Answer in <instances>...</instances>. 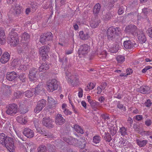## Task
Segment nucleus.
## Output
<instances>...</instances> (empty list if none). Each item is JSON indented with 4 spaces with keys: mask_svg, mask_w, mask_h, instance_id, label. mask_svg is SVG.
<instances>
[{
    "mask_svg": "<svg viewBox=\"0 0 152 152\" xmlns=\"http://www.w3.org/2000/svg\"><path fill=\"white\" fill-rule=\"evenodd\" d=\"M111 120H110V119L107 116H106L105 115V122L107 121V125L108 126V127L109 129L110 127H112L113 126V124L111 123H108V122H110Z\"/></svg>",
    "mask_w": 152,
    "mask_h": 152,
    "instance_id": "nucleus-48",
    "label": "nucleus"
},
{
    "mask_svg": "<svg viewBox=\"0 0 152 152\" xmlns=\"http://www.w3.org/2000/svg\"><path fill=\"white\" fill-rule=\"evenodd\" d=\"M47 148L48 152H55L56 151V147L53 145L48 144L47 145Z\"/></svg>",
    "mask_w": 152,
    "mask_h": 152,
    "instance_id": "nucleus-30",
    "label": "nucleus"
},
{
    "mask_svg": "<svg viewBox=\"0 0 152 152\" xmlns=\"http://www.w3.org/2000/svg\"><path fill=\"white\" fill-rule=\"evenodd\" d=\"M38 152H47L46 147L44 145H40L37 148Z\"/></svg>",
    "mask_w": 152,
    "mask_h": 152,
    "instance_id": "nucleus-37",
    "label": "nucleus"
},
{
    "mask_svg": "<svg viewBox=\"0 0 152 152\" xmlns=\"http://www.w3.org/2000/svg\"><path fill=\"white\" fill-rule=\"evenodd\" d=\"M79 36L80 38L83 40L88 39L89 37V35L88 33H86L84 34L83 31L80 32Z\"/></svg>",
    "mask_w": 152,
    "mask_h": 152,
    "instance_id": "nucleus-28",
    "label": "nucleus"
},
{
    "mask_svg": "<svg viewBox=\"0 0 152 152\" xmlns=\"http://www.w3.org/2000/svg\"><path fill=\"white\" fill-rule=\"evenodd\" d=\"M124 46L126 49H130L134 47V43L130 40L126 41L124 42Z\"/></svg>",
    "mask_w": 152,
    "mask_h": 152,
    "instance_id": "nucleus-21",
    "label": "nucleus"
},
{
    "mask_svg": "<svg viewBox=\"0 0 152 152\" xmlns=\"http://www.w3.org/2000/svg\"><path fill=\"white\" fill-rule=\"evenodd\" d=\"M33 123L35 127L39 126V121L38 119H34L33 121Z\"/></svg>",
    "mask_w": 152,
    "mask_h": 152,
    "instance_id": "nucleus-54",
    "label": "nucleus"
},
{
    "mask_svg": "<svg viewBox=\"0 0 152 152\" xmlns=\"http://www.w3.org/2000/svg\"><path fill=\"white\" fill-rule=\"evenodd\" d=\"M99 20L96 19H93L90 21V25L93 28H96L99 25Z\"/></svg>",
    "mask_w": 152,
    "mask_h": 152,
    "instance_id": "nucleus-23",
    "label": "nucleus"
},
{
    "mask_svg": "<svg viewBox=\"0 0 152 152\" xmlns=\"http://www.w3.org/2000/svg\"><path fill=\"white\" fill-rule=\"evenodd\" d=\"M152 68V67L150 66H145V67L142 69V72L143 73H145L146 72V71L149 70V69H151Z\"/></svg>",
    "mask_w": 152,
    "mask_h": 152,
    "instance_id": "nucleus-53",
    "label": "nucleus"
},
{
    "mask_svg": "<svg viewBox=\"0 0 152 152\" xmlns=\"http://www.w3.org/2000/svg\"><path fill=\"white\" fill-rule=\"evenodd\" d=\"M23 95V92L18 91L16 93H15L14 94V99L20 98Z\"/></svg>",
    "mask_w": 152,
    "mask_h": 152,
    "instance_id": "nucleus-43",
    "label": "nucleus"
},
{
    "mask_svg": "<svg viewBox=\"0 0 152 152\" xmlns=\"http://www.w3.org/2000/svg\"><path fill=\"white\" fill-rule=\"evenodd\" d=\"M58 87L56 80L55 79L52 80L48 85L47 90L49 91H53L56 90Z\"/></svg>",
    "mask_w": 152,
    "mask_h": 152,
    "instance_id": "nucleus-9",
    "label": "nucleus"
},
{
    "mask_svg": "<svg viewBox=\"0 0 152 152\" xmlns=\"http://www.w3.org/2000/svg\"><path fill=\"white\" fill-rule=\"evenodd\" d=\"M11 11L14 15L18 16L21 12L22 7L19 4H15L12 5L11 9Z\"/></svg>",
    "mask_w": 152,
    "mask_h": 152,
    "instance_id": "nucleus-6",
    "label": "nucleus"
},
{
    "mask_svg": "<svg viewBox=\"0 0 152 152\" xmlns=\"http://www.w3.org/2000/svg\"><path fill=\"white\" fill-rule=\"evenodd\" d=\"M5 112L10 116H13L18 113V106L14 103L10 104L6 107Z\"/></svg>",
    "mask_w": 152,
    "mask_h": 152,
    "instance_id": "nucleus-4",
    "label": "nucleus"
},
{
    "mask_svg": "<svg viewBox=\"0 0 152 152\" xmlns=\"http://www.w3.org/2000/svg\"><path fill=\"white\" fill-rule=\"evenodd\" d=\"M5 33L3 30L0 29V43L4 44L5 42Z\"/></svg>",
    "mask_w": 152,
    "mask_h": 152,
    "instance_id": "nucleus-25",
    "label": "nucleus"
},
{
    "mask_svg": "<svg viewBox=\"0 0 152 152\" xmlns=\"http://www.w3.org/2000/svg\"><path fill=\"white\" fill-rule=\"evenodd\" d=\"M38 5L36 3L31 2V7L32 11H34L37 8Z\"/></svg>",
    "mask_w": 152,
    "mask_h": 152,
    "instance_id": "nucleus-44",
    "label": "nucleus"
},
{
    "mask_svg": "<svg viewBox=\"0 0 152 152\" xmlns=\"http://www.w3.org/2000/svg\"><path fill=\"white\" fill-rule=\"evenodd\" d=\"M30 55L31 57L33 58L37 55V53L34 52L33 51H31L30 53Z\"/></svg>",
    "mask_w": 152,
    "mask_h": 152,
    "instance_id": "nucleus-60",
    "label": "nucleus"
},
{
    "mask_svg": "<svg viewBox=\"0 0 152 152\" xmlns=\"http://www.w3.org/2000/svg\"><path fill=\"white\" fill-rule=\"evenodd\" d=\"M101 8V6L99 3H97L96 4L94 7L93 10L94 13L97 14L99 12Z\"/></svg>",
    "mask_w": 152,
    "mask_h": 152,
    "instance_id": "nucleus-36",
    "label": "nucleus"
},
{
    "mask_svg": "<svg viewBox=\"0 0 152 152\" xmlns=\"http://www.w3.org/2000/svg\"><path fill=\"white\" fill-rule=\"evenodd\" d=\"M6 78L10 81L15 80V78L18 77L16 73L14 71L10 72H8L6 75Z\"/></svg>",
    "mask_w": 152,
    "mask_h": 152,
    "instance_id": "nucleus-17",
    "label": "nucleus"
},
{
    "mask_svg": "<svg viewBox=\"0 0 152 152\" xmlns=\"http://www.w3.org/2000/svg\"><path fill=\"white\" fill-rule=\"evenodd\" d=\"M148 141L146 140H137V144L140 147H143L147 143Z\"/></svg>",
    "mask_w": 152,
    "mask_h": 152,
    "instance_id": "nucleus-31",
    "label": "nucleus"
},
{
    "mask_svg": "<svg viewBox=\"0 0 152 152\" xmlns=\"http://www.w3.org/2000/svg\"><path fill=\"white\" fill-rule=\"evenodd\" d=\"M120 131L122 135H124L126 134V129L124 127H122L120 128Z\"/></svg>",
    "mask_w": 152,
    "mask_h": 152,
    "instance_id": "nucleus-50",
    "label": "nucleus"
},
{
    "mask_svg": "<svg viewBox=\"0 0 152 152\" xmlns=\"http://www.w3.org/2000/svg\"><path fill=\"white\" fill-rule=\"evenodd\" d=\"M132 70L130 68L126 70V75H128L131 74L132 73Z\"/></svg>",
    "mask_w": 152,
    "mask_h": 152,
    "instance_id": "nucleus-59",
    "label": "nucleus"
},
{
    "mask_svg": "<svg viewBox=\"0 0 152 152\" xmlns=\"http://www.w3.org/2000/svg\"><path fill=\"white\" fill-rule=\"evenodd\" d=\"M40 86L39 85L35 88L30 89L29 91H27L23 93V95H25L26 96L30 97L34 95H36L39 93L40 89Z\"/></svg>",
    "mask_w": 152,
    "mask_h": 152,
    "instance_id": "nucleus-5",
    "label": "nucleus"
},
{
    "mask_svg": "<svg viewBox=\"0 0 152 152\" xmlns=\"http://www.w3.org/2000/svg\"><path fill=\"white\" fill-rule=\"evenodd\" d=\"M63 139L64 141L70 145L75 144L76 143V142L78 141L77 139L73 138L71 137H64Z\"/></svg>",
    "mask_w": 152,
    "mask_h": 152,
    "instance_id": "nucleus-20",
    "label": "nucleus"
},
{
    "mask_svg": "<svg viewBox=\"0 0 152 152\" xmlns=\"http://www.w3.org/2000/svg\"><path fill=\"white\" fill-rule=\"evenodd\" d=\"M124 12V10L122 8H120L118 10V13L119 15H121Z\"/></svg>",
    "mask_w": 152,
    "mask_h": 152,
    "instance_id": "nucleus-64",
    "label": "nucleus"
},
{
    "mask_svg": "<svg viewBox=\"0 0 152 152\" xmlns=\"http://www.w3.org/2000/svg\"><path fill=\"white\" fill-rule=\"evenodd\" d=\"M3 94L4 96L6 97H9L12 94V89L11 86L5 85Z\"/></svg>",
    "mask_w": 152,
    "mask_h": 152,
    "instance_id": "nucleus-16",
    "label": "nucleus"
},
{
    "mask_svg": "<svg viewBox=\"0 0 152 152\" xmlns=\"http://www.w3.org/2000/svg\"><path fill=\"white\" fill-rule=\"evenodd\" d=\"M45 136H47V137L48 138H53L54 137L53 134L48 132H47V134H46Z\"/></svg>",
    "mask_w": 152,
    "mask_h": 152,
    "instance_id": "nucleus-56",
    "label": "nucleus"
},
{
    "mask_svg": "<svg viewBox=\"0 0 152 152\" xmlns=\"http://www.w3.org/2000/svg\"><path fill=\"white\" fill-rule=\"evenodd\" d=\"M100 141V137L98 136H95L93 138V142L97 144L99 143Z\"/></svg>",
    "mask_w": 152,
    "mask_h": 152,
    "instance_id": "nucleus-47",
    "label": "nucleus"
},
{
    "mask_svg": "<svg viewBox=\"0 0 152 152\" xmlns=\"http://www.w3.org/2000/svg\"><path fill=\"white\" fill-rule=\"evenodd\" d=\"M95 86L94 83H91L87 86V88H85V90L86 91H88L94 88Z\"/></svg>",
    "mask_w": 152,
    "mask_h": 152,
    "instance_id": "nucleus-42",
    "label": "nucleus"
},
{
    "mask_svg": "<svg viewBox=\"0 0 152 152\" xmlns=\"http://www.w3.org/2000/svg\"><path fill=\"white\" fill-rule=\"evenodd\" d=\"M151 123V120H150L149 119L145 121V124L147 126H149L150 125Z\"/></svg>",
    "mask_w": 152,
    "mask_h": 152,
    "instance_id": "nucleus-62",
    "label": "nucleus"
},
{
    "mask_svg": "<svg viewBox=\"0 0 152 152\" xmlns=\"http://www.w3.org/2000/svg\"><path fill=\"white\" fill-rule=\"evenodd\" d=\"M74 128L75 130L79 133L83 134L84 133V131L83 129L81 128V127L77 125L74 126Z\"/></svg>",
    "mask_w": 152,
    "mask_h": 152,
    "instance_id": "nucleus-39",
    "label": "nucleus"
},
{
    "mask_svg": "<svg viewBox=\"0 0 152 152\" xmlns=\"http://www.w3.org/2000/svg\"><path fill=\"white\" fill-rule=\"evenodd\" d=\"M116 59L118 63L120 64L123 63L125 60L124 57L121 55L118 56L116 57Z\"/></svg>",
    "mask_w": 152,
    "mask_h": 152,
    "instance_id": "nucleus-35",
    "label": "nucleus"
},
{
    "mask_svg": "<svg viewBox=\"0 0 152 152\" xmlns=\"http://www.w3.org/2000/svg\"><path fill=\"white\" fill-rule=\"evenodd\" d=\"M152 12V11L149 9L145 8L143 9L142 10V14H143L145 15H147L149 13Z\"/></svg>",
    "mask_w": 152,
    "mask_h": 152,
    "instance_id": "nucleus-49",
    "label": "nucleus"
},
{
    "mask_svg": "<svg viewBox=\"0 0 152 152\" xmlns=\"http://www.w3.org/2000/svg\"><path fill=\"white\" fill-rule=\"evenodd\" d=\"M18 78L22 82H24L26 80V76L23 74H20L19 75Z\"/></svg>",
    "mask_w": 152,
    "mask_h": 152,
    "instance_id": "nucleus-45",
    "label": "nucleus"
},
{
    "mask_svg": "<svg viewBox=\"0 0 152 152\" xmlns=\"http://www.w3.org/2000/svg\"><path fill=\"white\" fill-rule=\"evenodd\" d=\"M65 122V120L62 117V115L58 114L55 116V122L57 125H61Z\"/></svg>",
    "mask_w": 152,
    "mask_h": 152,
    "instance_id": "nucleus-15",
    "label": "nucleus"
},
{
    "mask_svg": "<svg viewBox=\"0 0 152 152\" xmlns=\"http://www.w3.org/2000/svg\"><path fill=\"white\" fill-rule=\"evenodd\" d=\"M47 41L46 37L45 34H43L40 37V42L42 44H45V42Z\"/></svg>",
    "mask_w": 152,
    "mask_h": 152,
    "instance_id": "nucleus-46",
    "label": "nucleus"
},
{
    "mask_svg": "<svg viewBox=\"0 0 152 152\" xmlns=\"http://www.w3.org/2000/svg\"><path fill=\"white\" fill-rule=\"evenodd\" d=\"M46 101L44 99H42L39 101L37 103L36 107L34 109V112L36 113H38L45 106Z\"/></svg>",
    "mask_w": 152,
    "mask_h": 152,
    "instance_id": "nucleus-11",
    "label": "nucleus"
},
{
    "mask_svg": "<svg viewBox=\"0 0 152 152\" xmlns=\"http://www.w3.org/2000/svg\"><path fill=\"white\" fill-rule=\"evenodd\" d=\"M54 121L50 118H44L42 120L43 124L46 127L50 129L52 128L54 126Z\"/></svg>",
    "mask_w": 152,
    "mask_h": 152,
    "instance_id": "nucleus-8",
    "label": "nucleus"
},
{
    "mask_svg": "<svg viewBox=\"0 0 152 152\" xmlns=\"http://www.w3.org/2000/svg\"><path fill=\"white\" fill-rule=\"evenodd\" d=\"M30 38V35L26 32H24L22 36V39L25 41H28Z\"/></svg>",
    "mask_w": 152,
    "mask_h": 152,
    "instance_id": "nucleus-38",
    "label": "nucleus"
},
{
    "mask_svg": "<svg viewBox=\"0 0 152 152\" xmlns=\"http://www.w3.org/2000/svg\"><path fill=\"white\" fill-rule=\"evenodd\" d=\"M90 50V46L86 44H84L80 46L78 50V53L80 55H85L89 52Z\"/></svg>",
    "mask_w": 152,
    "mask_h": 152,
    "instance_id": "nucleus-7",
    "label": "nucleus"
},
{
    "mask_svg": "<svg viewBox=\"0 0 152 152\" xmlns=\"http://www.w3.org/2000/svg\"><path fill=\"white\" fill-rule=\"evenodd\" d=\"M118 49V45H113L112 47H111L108 50L110 52L114 53L117 52Z\"/></svg>",
    "mask_w": 152,
    "mask_h": 152,
    "instance_id": "nucleus-34",
    "label": "nucleus"
},
{
    "mask_svg": "<svg viewBox=\"0 0 152 152\" xmlns=\"http://www.w3.org/2000/svg\"><path fill=\"white\" fill-rule=\"evenodd\" d=\"M7 135H5L3 133L0 134V144H1L4 145L6 141V139L7 137H8Z\"/></svg>",
    "mask_w": 152,
    "mask_h": 152,
    "instance_id": "nucleus-27",
    "label": "nucleus"
},
{
    "mask_svg": "<svg viewBox=\"0 0 152 152\" xmlns=\"http://www.w3.org/2000/svg\"><path fill=\"white\" fill-rule=\"evenodd\" d=\"M149 89V88L147 86H142L140 87L139 91L143 94H146L149 92L148 91Z\"/></svg>",
    "mask_w": 152,
    "mask_h": 152,
    "instance_id": "nucleus-29",
    "label": "nucleus"
},
{
    "mask_svg": "<svg viewBox=\"0 0 152 152\" xmlns=\"http://www.w3.org/2000/svg\"><path fill=\"white\" fill-rule=\"evenodd\" d=\"M119 31V28H115L113 27H110L107 30V34L108 38L109 40H114L115 38H120L118 34Z\"/></svg>",
    "mask_w": 152,
    "mask_h": 152,
    "instance_id": "nucleus-1",
    "label": "nucleus"
},
{
    "mask_svg": "<svg viewBox=\"0 0 152 152\" xmlns=\"http://www.w3.org/2000/svg\"><path fill=\"white\" fill-rule=\"evenodd\" d=\"M90 101V102L89 103L92 108L95 111L96 110V108L99 104L98 102H96L94 100H93L92 101Z\"/></svg>",
    "mask_w": 152,
    "mask_h": 152,
    "instance_id": "nucleus-40",
    "label": "nucleus"
},
{
    "mask_svg": "<svg viewBox=\"0 0 152 152\" xmlns=\"http://www.w3.org/2000/svg\"><path fill=\"white\" fill-rule=\"evenodd\" d=\"M16 120L18 123L22 124H25L27 121L25 117L22 115L18 116L16 118Z\"/></svg>",
    "mask_w": 152,
    "mask_h": 152,
    "instance_id": "nucleus-26",
    "label": "nucleus"
},
{
    "mask_svg": "<svg viewBox=\"0 0 152 152\" xmlns=\"http://www.w3.org/2000/svg\"><path fill=\"white\" fill-rule=\"evenodd\" d=\"M8 39L10 45L11 46H15L19 42V37L17 33L12 31L9 34Z\"/></svg>",
    "mask_w": 152,
    "mask_h": 152,
    "instance_id": "nucleus-2",
    "label": "nucleus"
},
{
    "mask_svg": "<svg viewBox=\"0 0 152 152\" xmlns=\"http://www.w3.org/2000/svg\"><path fill=\"white\" fill-rule=\"evenodd\" d=\"M147 33L150 37L152 38V27L149 28L148 29Z\"/></svg>",
    "mask_w": 152,
    "mask_h": 152,
    "instance_id": "nucleus-52",
    "label": "nucleus"
},
{
    "mask_svg": "<svg viewBox=\"0 0 152 152\" xmlns=\"http://www.w3.org/2000/svg\"><path fill=\"white\" fill-rule=\"evenodd\" d=\"M48 103L51 107H53L56 103L55 101L51 97H48Z\"/></svg>",
    "mask_w": 152,
    "mask_h": 152,
    "instance_id": "nucleus-33",
    "label": "nucleus"
},
{
    "mask_svg": "<svg viewBox=\"0 0 152 152\" xmlns=\"http://www.w3.org/2000/svg\"><path fill=\"white\" fill-rule=\"evenodd\" d=\"M20 60L19 59H14L12 62V65L14 66L15 67L18 65H20V66L21 67L20 69L22 68V66L20 65Z\"/></svg>",
    "mask_w": 152,
    "mask_h": 152,
    "instance_id": "nucleus-32",
    "label": "nucleus"
},
{
    "mask_svg": "<svg viewBox=\"0 0 152 152\" xmlns=\"http://www.w3.org/2000/svg\"><path fill=\"white\" fill-rule=\"evenodd\" d=\"M140 133L142 135L148 136L150 135H151L152 133L151 132L148 131V132H145L144 131L142 132H140Z\"/></svg>",
    "mask_w": 152,
    "mask_h": 152,
    "instance_id": "nucleus-51",
    "label": "nucleus"
},
{
    "mask_svg": "<svg viewBox=\"0 0 152 152\" xmlns=\"http://www.w3.org/2000/svg\"><path fill=\"white\" fill-rule=\"evenodd\" d=\"M44 34L46 37L47 41L50 40L52 39V34L50 32L46 33Z\"/></svg>",
    "mask_w": 152,
    "mask_h": 152,
    "instance_id": "nucleus-41",
    "label": "nucleus"
},
{
    "mask_svg": "<svg viewBox=\"0 0 152 152\" xmlns=\"http://www.w3.org/2000/svg\"><path fill=\"white\" fill-rule=\"evenodd\" d=\"M137 34L138 39L139 42L141 43L145 42L146 40V39L143 32L142 31H138Z\"/></svg>",
    "mask_w": 152,
    "mask_h": 152,
    "instance_id": "nucleus-18",
    "label": "nucleus"
},
{
    "mask_svg": "<svg viewBox=\"0 0 152 152\" xmlns=\"http://www.w3.org/2000/svg\"><path fill=\"white\" fill-rule=\"evenodd\" d=\"M142 115H138L135 116V118L138 121L141 120L142 119Z\"/></svg>",
    "mask_w": 152,
    "mask_h": 152,
    "instance_id": "nucleus-63",
    "label": "nucleus"
},
{
    "mask_svg": "<svg viewBox=\"0 0 152 152\" xmlns=\"http://www.w3.org/2000/svg\"><path fill=\"white\" fill-rule=\"evenodd\" d=\"M49 68L48 64L46 63H43L40 66L39 68V71L40 72H45L48 70Z\"/></svg>",
    "mask_w": 152,
    "mask_h": 152,
    "instance_id": "nucleus-24",
    "label": "nucleus"
},
{
    "mask_svg": "<svg viewBox=\"0 0 152 152\" xmlns=\"http://www.w3.org/2000/svg\"><path fill=\"white\" fill-rule=\"evenodd\" d=\"M65 114L67 115H70L71 114V112L69 111L68 110L65 109L64 111Z\"/></svg>",
    "mask_w": 152,
    "mask_h": 152,
    "instance_id": "nucleus-61",
    "label": "nucleus"
},
{
    "mask_svg": "<svg viewBox=\"0 0 152 152\" xmlns=\"http://www.w3.org/2000/svg\"><path fill=\"white\" fill-rule=\"evenodd\" d=\"M151 104V103L150 100L148 99L147 100V102H145V104L147 107L150 106Z\"/></svg>",
    "mask_w": 152,
    "mask_h": 152,
    "instance_id": "nucleus-58",
    "label": "nucleus"
},
{
    "mask_svg": "<svg viewBox=\"0 0 152 152\" xmlns=\"http://www.w3.org/2000/svg\"><path fill=\"white\" fill-rule=\"evenodd\" d=\"M80 152H89L90 150L88 149H86L84 148H81L80 150Z\"/></svg>",
    "mask_w": 152,
    "mask_h": 152,
    "instance_id": "nucleus-55",
    "label": "nucleus"
},
{
    "mask_svg": "<svg viewBox=\"0 0 152 152\" xmlns=\"http://www.w3.org/2000/svg\"><path fill=\"white\" fill-rule=\"evenodd\" d=\"M37 72V69L33 67L30 69L29 74V78L30 81L34 82L37 80L36 75Z\"/></svg>",
    "mask_w": 152,
    "mask_h": 152,
    "instance_id": "nucleus-10",
    "label": "nucleus"
},
{
    "mask_svg": "<svg viewBox=\"0 0 152 152\" xmlns=\"http://www.w3.org/2000/svg\"><path fill=\"white\" fill-rule=\"evenodd\" d=\"M23 133L28 138H31L34 136V131L28 128H24L23 130Z\"/></svg>",
    "mask_w": 152,
    "mask_h": 152,
    "instance_id": "nucleus-13",
    "label": "nucleus"
},
{
    "mask_svg": "<svg viewBox=\"0 0 152 152\" xmlns=\"http://www.w3.org/2000/svg\"><path fill=\"white\" fill-rule=\"evenodd\" d=\"M50 50L49 47L44 46L41 47L39 49L40 55L42 57H46L48 56V53Z\"/></svg>",
    "mask_w": 152,
    "mask_h": 152,
    "instance_id": "nucleus-14",
    "label": "nucleus"
},
{
    "mask_svg": "<svg viewBox=\"0 0 152 152\" xmlns=\"http://www.w3.org/2000/svg\"><path fill=\"white\" fill-rule=\"evenodd\" d=\"M10 55L8 53H4L2 56L0 61L3 64H5L9 60L10 58Z\"/></svg>",
    "mask_w": 152,
    "mask_h": 152,
    "instance_id": "nucleus-22",
    "label": "nucleus"
},
{
    "mask_svg": "<svg viewBox=\"0 0 152 152\" xmlns=\"http://www.w3.org/2000/svg\"><path fill=\"white\" fill-rule=\"evenodd\" d=\"M79 89L80 90L79 91L78 93V95L79 97L81 98L83 96V90L81 88H79Z\"/></svg>",
    "mask_w": 152,
    "mask_h": 152,
    "instance_id": "nucleus-57",
    "label": "nucleus"
},
{
    "mask_svg": "<svg viewBox=\"0 0 152 152\" xmlns=\"http://www.w3.org/2000/svg\"><path fill=\"white\" fill-rule=\"evenodd\" d=\"M137 27L134 25H129L126 26L125 29V31L129 34L131 33L133 35L136 34Z\"/></svg>",
    "mask_w": 152,
    "mask_h": 152,
    "instance_id": "nucleus-12",
    "label": "nucleus"
},
{
    "mask_svg": "<svg viewBox=\"0 0 152 152\" xmlns=\"http://www.w3.org/2000/svg\"><path fill=\"white\" fill-rule=\"evenodd\" d=\"M65 73L66 75L68 78V81L70 83H72L74 82V81L75 80V76H74L71 75V74L69 72V70L65 68L64 69Z\"/></svg>",
    "mask_w": 152,
    "mask_h": 152,
    "instance_id": "nucleus-19",
    "label": "nucleus"
},
{
    "mask_svg": "<svg viewBox=\"0 0 152 152\" xmlns=\"http://www.w3.org/2000/svg\"><path fill=\"white\" fill-rule=\"evenodd\" d=\"M15 140V139L8 137L7 138L6 141L4 145L10 152H13L15 151V148L14 145Z\"/></svg>",
    "mask_w": 152,
    "mask_h": 152,
    "instance_id": "nucleus-3",
    "label": "nucleus"
}]
</instances>
